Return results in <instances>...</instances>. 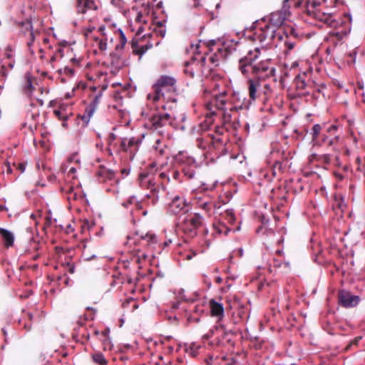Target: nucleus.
<instances>
[{
	"label": "nucleus",
	"instance_id": "f257e3e1",
	"mask_svg": "<svg viewBox=\"0 0 365 365\" xmlns=\"http://www.w3.org/2000/svg\"><path fill=\"white\" fill-rule=\"evenodd\" d=\"M260 55L258 48L250 51L239 60L238 69L241 73L249 78L247 89L250 102L257 100L266 104L273 97L274 91L268 83L263 81L275 77L276 69L270 60L257 62Z\"/></svg>",
	"mask_w": 365,
	"mask_h": 365
},
{
	"label": "nucleus",
	"instance_id": "f03ea898",
	"mask_svg": "<svg viewBox=\"0 0 365 365\" xmlns=\"http://www.w3.org/2000/svg\"><path fill=\"white\" fill-rule=\"evenodd\" d=\"M251 102L247 100L245 94L238 91H224L215 95L207 103V108L212 114L220 111L225 123L231 120V113L239 110L248 109Z\"/></svg>",
	"mask_w": 365,
	"mask_h": 365
},
{
	"label": "nucleus",
	"instance_id": "7ed1b4c3",
	"mask_svg": "<svg viewBox=\"0 0 365 365\" xmlns=\"http://www.w3.org/2000/svg\"><path fill=\"white\" fill-rule=\"evenodd\" d=\"M178 94L177 79L171 76L162 75L152 86V92L147 98L154 103L163 98L165 103L163 108L172 110L177 106Z\"/></svg>",
	"mask_w": 365,
	"mask_h": 365
},
{
	"label": "nucleus",
	"instance_id": "20e7f679",
	"mask_svg": "<svg viewBox=\"0 0 365 365\" xmlns=\"http://www.w3.org/2000/svg\"><path fill=\"white\" fill-rule=\"evenodd\" d=\"M339 127L336 124L329 126L315 124L312 128V142L314 145H327L333 151L337 152L340 135Z\"/></svg>",
	"mask_w": 365,
	"mask_h": 365
},
{
	"label": "nucleus",
	"instance_id": "39448f33",
	"mask_svg": "<svg viewBox=\"0 0 365 365\" xmlns=\"http://www.w3.org/2000/svg\"><path fill=\"white\" fill-rule=\"evenodd\" d=\"M155 165V163H152L150 170H153ZM138 180L140 187L150 190V193L147 194L146 197L151 199L153 205L155 204L158 201V192L163 187V182L158 181V178L155 177L152 170L141 173L139 175Z\"/></svg>",
	"mask_w": 365,
	"mask_h": 365
},
{
	"label": "nucleus",
	"instance_id": "423d86ee",
	"mask_svg": "<svg viewBox=\"0 0 365 365\" xmlns=\"http://www.w3.org/2000/svg\"><path fill=\"white\" fill-rule=\"evenodd\" d=\"M184 66V73L192 78L207 77L212 70V67L207 65L205 56H201L199 59L193 56L190 61H186Z\"/></svg>",
	"mask_w": 365,
	"mask_h": 365
},
{
	"label": "nucleus",
	"instance_id": "0eeeda50",
	"mask_svg": "<svg viewBox=\"0 0 365 365\" xmlns=\"http://www.w3.org/2000/svg\"><path fill=\"white\" fill-rule=\"evenodd\" d=\"M207 51L202 56L207 57L209 56V62L207 65H210L212 69L219 66L220 63L224 61L230 54L232 53V49L225 44H217L215 41H210L207 44Z\"/></svg>",
	"mask_w": 365,
	"mask_h": 365
},
{
	"label": "nucleus",
	"instance_id": "6e6552de",
	"mask_svg": "<svg viewBox=\"0 0 365 365\" xmlns=\"http://www.w3.org/2000/svg\"><path fill=\"white\" fill-rule=\"evenodd\" d=\"M203 225L204 218L197 212L187 213L179 222L180 229L190 237H195L197 230Z\"/></svg>",
	"mask_w": 365,
	"mask_h": 365
},
{
	"label": "nucleus",
	"instance_id": "1a4fd4ad",
	"mask_svg": "<svg viewBox=\"0 0 365 365\" xmlns=\"http://www.w3.org/2000/svg\"><path fill=\"white\" fill-rule=\"evenodd\" d=\"M197 146L208 153L223 149L225 143L222 138L215 137L214 133H203L196 139Z\"/></svg>",
	"mask_w": 365,
	"mask_h": 365
},
{
	"label": "nucleus",
	"instance_id": "9d476101",
	"mask_svg": "<svg viewBox=\"0 0 365 365\" xmlns=\"http://www.w3.org/2000/svg\"><path fill=\"white\" fill-rule=\"evenodd\" d=\"M286 158L284 153L279 149L273 150L271 151L269 156V163L270 164V173L265 174L264 177L268 178V180H272L273 178L279 176L282 173V163Z\"/></svg>",
	"mask_w": 365,
	"mask_h": 365
},
{
	"label": "nucleus",
	"instance_id": "9b49d317",
	"mask_svg": "<svg viewBox=\"0 0 365 365\" xmlns=\"http://www.w3.org/2000/svg\"><path fill=\"white\" fill-rule=\"evenodd\" d=\"M167 209L171 215H185L191 210V206L184 197L176 195L170 198Z\"/></svg>",
	"mask_w": 365,
	"mask_h": 365
},
{
	"label": "nucleus",
	"instance_id": "f8f14e48",
	"mask_svg": "<svg viewBox=\"0 0 365 365\" xmlns=\"http://www.w3.org/2000/svg\"><path fill=\"white\" fill-rule=\"evenodd\" d=\"M193 203L197 207L204 210L208 216H211L212 212L214 213L217 209L220 207L210 196L204 194L197 195L194 199Z\"/></svg>",
	"mask_w": 365,
	"mask_h": 365
},
{
	"label": "nucleus",
	"instance_id": "ddd939ff",
	"mask_svg": "<svg viewBox=\"0 0 365 365\" xmlns=\"http://www.w3.org/2000/svg\"><path fill=\"white\" fill-rule=\"evenodd\" d=\"M277 29L274 28L266 24L263 26L255 27V31L252 34L249 36V38L252 41H259V42H263L266 39H272L277 34Z\"/></svg>",
	"mask_w": 365,
	"mask_h": 365
},
{
	"label": "nucleus",
	"instance_id": "4468645a",
	"mask_svg": "<svg viewBox=\"0 0 365 365\" xmlns=\"http://www.w3.org/2000/svg\"><path fill=\"white\" fill-rule=\"evenodd\" d=\"M148 123L150 129L158 130L171 124V116L167 113L156 112L149 117Z\"/></svg>",
	"mask_w": 365,
	"mask_h": 365
},
{
	"label": "nucleus",
	"instance_id": "2eb2a0df",
	"mask_svg": "<svg viewBox=\"0 0 365 365\" xmlns=\"http://www.w3.org/2000/svg\"><path fill=\"white\" fill-rule=\"evenodd\" d=\"M307 14L329 27L336 28L339 24V22L334 19L331 14L322 11L319 9L309 10Z\"/></svg>",
	"mask_w": 365,
	"mask_h": 365
},
{
	"label": "nucleus",
	"instance_id": "dca6fc26",
	"mask_svg": "<svg viewBox=\"0 0 365 365\" xmlns=\"http://www.w3.org/2000/svg\"><path fill=\"white\" fill-rule=\"evenodd\" d=\"M100 6L98 0H76V12L80 14H84L88 11H96Z\"/></svg>",
	"mask_w": 365,
	"mask_h": 365
},
{
	"label": "nucleus",
	"instance_id": "f3484780",
	"mask_svg": "<svg viewBox=\"0 0 365 365\" xmlns=\"http://www.w3.org/2000/svg\"><path fill=\"white\" fill-rule=\"evenodd\" d=\"M141 143V140L138 138H123L120 140V148L125 152H129L130 154H135L138 151V147Z\"/></svg>",
	"mask_w": 365,
	"mask_h": 365
},
{
	"label": "nucleus",
	"instance_id": "a211bd4d",
	"mask_svg": "<svg viewBox=\"0 0 365 365\" xmlns=\"http://www.w3.org/2000/svg\"><path fill=\"white\" fill-rule=\"evenodd\" d=\"M359 302L358 296L352 295L350 292L340 291L339 293V303L344 307H355Z\"/></svg>",
	"mask_w": 365,
	"mask_h": 365
},
{
	"label": "nucleus",
	"instance_id": "6ab92c4d",
	"mask_svg": "<svg viewBox=\"0 0 365 365\" xmlns=\"http://www.w3.org/2000/svg\"><path fill=\"white\" fill-rule=\"evenodd\" d=\"M311 74V71L308 72H304L298 74L294 80V84L295 86L296 89L299 92H303L308 87L310 86L312 81L310 79L309 75Z\"/></svg>",
	"mask_w": 365,
	"mask_h": 365
},
{
	"label": "nucleus",
	"instance_id": "aec40b11",
	"mask_svg": "<svg viewBox=\"0 0 365 365\" xmlns=\"http://www.w3.org/2000/svg\"><path fill=\"white\" fill-rule=\"evenodd\" d=\"M36 79L30 73H26L24 77V83L22 84V91L29 98H31L33 92L35 90L34 83Z\"/></svg>",
	"mask_w": 365,
	"mask_h": 365
},
{
	"label": "nucleus",
	"instance_id": "412c9836",
	"mask_svg": "<svg viewBox=\"0 0 365 365\" xmlns=\"http://www.w3.org/2000/svg\"><path fill=\"white\" fill-rule=\"evenodd\" d=\"M101 96V95L96 96L91 103L86 106L82 117L83 120L88 122L90 120L99 104Z\"/></svg>",
	"mask_w": 365,
	"mask_h": 365
},
{
	"label": "nucleus",
	"instance_id": "4be33fe9",
	"mask_svg": "<svg viewBox=\"0 0 365 365\" xmlns=\"http://www.w3.org/2000/svg\"><path fill=\"white\" fill-rule=\"evenodd\" d=\"M98 181L101 182H106L108 180H112L115 178V173L104 167H100L96 173Z\"/></svg>",
	"mask_w": 365,
	"mask_h": 365
},
{
	"label": "nucleus",
	"instance_id": "5701e85b",
	"mask_svg": "<svg viewBox=\"0 0 365 365\" xmlns=\"http://www.w3.org/2000/svg\"><path fill=\"white\" fill-rule=\"evenodd\" d=\"M0 236L5 247L9 248L14 245V236L11 232L0 227Z\"/></svg>",
	"mask_w": 365,
	"mask_h": 365
},
{
	"label": "nucleus",
	"instance_id": "b1692460",
	"mask_svg": "<svg viewBox=\"0 0 365 365\" xmlns=\"http://www.w3.org/2000/svg\"><path fill=\"white\" fill-rule=\"evenodd\" d=\"M151 47L152 44H145L140 46L138 44V40L133 39L131 41L132 52L134 55L138 56L139 58H140Z\"/></svg>",
	"mask_w": 365,
	"mask_h": 365
},
{
	"label": "nucleus",
	"instance_id": "393cba45",
	"mask_svg": "<svg viewBox=\"0 0 365 365\" xmlns=\"http://www.w3.org/2000/svg\"><path fill=\"white\" fill-rule=\"evenodd\" d=\"M211 315L221 319L224 316V307L221 303L211 299L209 302Z\"/></svg>",
	"mask_w": 365,
	"mask_h": 365
},
{
	"label": "nucleus",
	"instance_id": "a878e982",
	"mask_svg": "<svg viewBox=\"0 0 365 365\" xmlns=\"http://www.w3.org/2000/svg\"><path fill=\"white\" fill-rule=\"evenodd\" d=\"M138 240L140 245L150 247L157 243V237L155 234L148 232L145 235H141Z\"/></svg>",
	"mask_w": 365,
	"mask_h": 365
},
{
	"label": "nucleus",
	"instance_id": "bb28decb",
	"mask_svg": "<svg viewBox=\"0 0 365 365\" xmlns=\"http://www.w3.org/2000/svg\"><path fill=\"white\" fill-rule=\"evenodd\" d=\"M284 18L280 13H272L270 15L269 22L267 23L268 25L273 26L274 28L279 30L278 34H279V29L281 26L283 24Z\"/></svg>",
	"mask_w": 365,
	"mask_h": 365
},
{
	"label": "nucleus",
	"instance_id": "cd10ccee",
	"mask_svg": "<svg viewBox=\"0 0 365 365\" xmlns=\"http://www.w3.org/2000/svg\"><path fill=\"white\" fill-rule=\"evenodd\" d=\"M115 35L118 37L119 41L118 43L115 45V51L122 53V51L127 43V38L123 31L120 29L115 31Z\"/></svg>",
	"mask_w": 365,
	"mask_h": 365
},
{
	"label": "nucleus",
	"instance_id": "c85d7f7f",
	"mask_svg": "<svg viewBox=\"0 0 365 365\" xmlns=\"http://www.w3.org/2000/svg\"><path fill=\"white\" fill-rule=\"evenodd\" d=\"M19 25H21L22 27H24L26 30L30 31L29 34V41L27 42V46L31 49V46L33 45L34 40H35V34L32 31V24L31 21L26 20V21H21Z\"/></svg>",
	"mask_w": 365,
	"mask_h": 365
},
{
	"label": "nucleus",
	"instance_id": "c756f323",
	"mask_svg": "<svg viewBox=\"0 0 365 365\" xmlns=\"http://www.w3.org/2000/svg\"><path fill=\"white\" fill-rule=\"evenodd\" d=\"M121 53L114 51L110 54V63L115 68L120 69L123 66V61L120 58Z\"/></svg>",
	"mask_w": 365,
	"mask_h": 365
},
{
	"label": "nucleus",
	"instance_id": "7c9ffc66",
	"mask_svg": "<svg viewBox=\"0 0 365 365\" xmlns=\"http://www.w3.org/2000/svg\"><path fill=\"white\" fill-rule=\"evenodd\" d=\"M213 228L215 232H217L219 235L223 234L225 235H227L230 230V229L227 227V226L221 221H218L217 222L214 223Z\"/></svg>",
	"mask_w": 365,
	"mask_h": 365
},
{
	"label": "nucleus",
	"instance_id": "2f4dec72",
	"mask_svg": "<svg viewBox=\"0 0 365 365\" xmlns=\"http://www.w3.org/2000/svg\"><path fill=\"white\" fill-rule=\"evenodd\" d=\"M306 4V11L308 13V11L312 9H319L320 6L322 5L323 3H325L327 0H304Z\"/></svg>",
	"mask_w": 365,
	"mask_h": 365
},
{
	"label": "nucleus",
	"instance_id": "473e14b6",
	"mask_svg": "<svg viewBox=\"0 0 365 365\" xmlns=\"http://www.w3.org/2000/svg\"><path fill=\"white\" fill-rule=\"evenodd\" d=\"M67 193V199L69 202L71 201H76L80 199L83 200V197L82 196L81 193H78L77 191L75 190V189L72 187H69L68 190L66 191Z\"/></svg>",
	"mask_w": 365,
	"mask_h": 365
},
{
	"label": "nucleus",
	"instance_id": "72a5a7b5",
	"mask_svg": "<svg viewBox=\"0 0 365 365\" xmlns=\"http://www.w3.org/2000/svg\"><path fill=\"white\" fill-rule=\"evenodd\" d=\"M212 124V118L207 116L206 118L204 120V121L199 124L198 131L202 132V133H208L207 131H210Z\"/></svg>",
	"mask_w": 365,
	"mask_h": 365
},
{
	"label": "nucleus",
	"instance_id": "f704fd0d",
	"mask_svg": "<svg viewBox=\"0 0 365 365\" xmlns=\"http://www.w3.org/2000/svg\"><path fill=\"white\" fill-rule=\"evenodd\" d=\"M195 166L194 165L184 166L182 168V172L184 177H185L187 180L193 178L195 175Z\"/></svg>",
	"mask_w": 365,
	"mask_h": 365
},
{
	"label": "nucleus",
	"instance_id": "c9c22d12",
	"mask_svg": "<svg viewBox=\"0 0 365 365\" xmlns=\"http://www.w3.org/2000/svg\"><path fill=\"white\" fill-rule=\"evenodd\" d=\"M93 361L98 365H107L108 361L101 352H95L92 354Z\"/></svg>",
	"mask_w": 365,
	"mask_h": 365
},
{
	"label": "nucleus",
	"instance_id": "e433bc0d",
	"mask_svg": "<svg viewBox=\"0 0 365 365\" xmlns=\"http://www.w3.org/2000/svg\"><path fill=\"white\" fill-rule=\"evenodd\" d=\"M53 114L59 119L63 121H66L68 118V114L66 113V108L64 107H60L59 109L53 110Z\"/></svg>",
	"mask_w": 365,
	"mask_h": 365
},
{
	"label": "nucleus",
	"instance_id": "4c0bfd02",
	"mask_svg": "<svg viewBox=\"0 0 365 365\" xmlns=\"http://www.w3.org/2000/svg\"><path fill=\"white\" fill-rule=\"evenodd\" d=\"M222 217L231 225L235 222V216L232 210H226Z\"/></svg>",
	"mask_w": 365,
	"mask_h": 365
},
{
	"label": "nucleus",
	"instance_id": "58836bf2",
	"mask_svg": "<svg viewBox=\"0 0 365 365\" xmlns=\"http://www.w3.org/2000/svg\"><path fill=\"white\" fill-rule=\"evenodd\" d=\"M153 148L160 155H163L165 154V148L166 146L161 143L160 140H157L155 141Z\"/></svg>",
	"mask_w": 365,
	"mask_h": 365
},
{
	"label": "nucleus",
	"instance_id": "ea45409f",
	"mask_svg": "<svg viewBox=\"0 0 365 365\" xmlns=\"http://www.w3.org/2000/svg\"><path fill=\"white\" fill-rule=\"evenodd\" d=\"M314 158L321 163L325 164H329L331 161V158L329 154H324L321 155H314Z\"/></svg>",
	"mask_w": 365,
	"mask_h": 365
},
{
	"label": "nucleus",
	"instance_id": "a19ab883",
	"mask_svg": "<svg viewBox=\"0 0 365 365\" xmlns=\"http://www.w3.org/2000/svg\"><path fill=\"white\" fill-rule=\"evenodd\" d=\"M14 61L12 60H9L8 62H5L4 64L1 66V70L4 76H6V72L8 69L11 70L14 68Z\"/></svg>",
	"mask_w": 365,
	"mask_h": 365
},
{
	"label": "nucleus",
	"instance_id": "79ce46f5",
	"mask_svg": "<svg viewBox=\"0 0 365 365\" xmlns=\"http://www.w3.org/2000/svg\"><path fill=\"white\" fill-rule=\"evenodd\" d=\"M155 177L158 178V182H163L164 183V181L166 180L167 181H169V178L168 177L167 174L164 172H155L153 173Z\"/></svg>",
	"mask_w": 365,
	"mask_h": 365
},
{
	"label": "nucleus",
	"instance_id": "37998d69",
	"mask_svg": "<svg viewBox=\"0 0 365 365\" xmlns=\"http://www.w3.org/2000/svg\"><path fill=\"white\" fill-rule=\"evenodd\" d=\"M26 317H27L29 321L24 322V328L25 329V330L26 331H29L31 329V327H32L31 320H32L33 316L31 313H27Z\"/></svg>",
	"mask_w": 365,
	"mask_h": 365
},
{
	"label": "nucleus",
	"instance_id": "c03bdc74",
	"mask_svg": "<svg viewBox=\"0 0 365 365\" xmlns=\"http://www.w3.org/2000/svg\"><path fill=\"white\" fill-rule=\"evenodd\" d=\"M95 40L98 41V47L101 51H106L107 48L106 39L98 40V38H95Z\"/></svg>",
	"mask_w": 365,
	"mask_h": 365
},
{
	"label": "nucleus",
	"instance_id": "a18cd8bd",
	"mask_svg": "<svg viewBox=\"0 0 365 365\" xmlns=\"http://www.w3.org/2000/svg\"><path fill=\"white\" fill-rule=\"evenodd\" d=\"M284 46L287 48L286 52L289 51L296 46V41H291L289 39H287L284 41Z\"/></svg>",
	"mask_w": 365,
	"mask_h": 365
},
{
	"label": "nucleus",
	"instance_id": "49530a36",
	"mask_svg": "<svg viewBox=\"0 0 365 365\" xmlns=\"http://www.w3.org/2000/svg\"><path fill=\"white\" fill-rule=\"evenodd\" d=\"M223 360L225 362V365H237L238 361L233 356L224 357Z\"/></svg>",
	"mask_w": 365,
	"mask_h": 365
},
{
	"label": "nucleus",
	"instance_id": "de8ad7c7",
	"mask_svg": "<svg viewBox=\"0 0 365 365\" xmlns=\"http://www.w3.org/2000/svg\"><path fill=\"white\" fill-rule=\"evenodd\" d=\"M200 46H201L200 41H199L196 44H194V43L190 44V49L194 55L200 54V52L199 51V48H200Z\"/></svg>",
	"mask_w": 365,
	"mask_h": 365
},
{
	"label": "nucleus",
	"instance_id": "09e8293b",
	"mask_svg": "<svg viewBox=\"0 0 365 365\" xmlns=\"http://www.w3.org/2000/svg\"><path fill=\"white\" fill-rule=\"evenodd\" d=\"M285 264L286 266L289 267V261H286L284 259H274V266H277V267H280L281 264Z\"/></svg>",
	"mask_w": 365,
	"mask_h": 365
},
{
	"label": "nucleus",
	"instance_id": "8fccbe9b",
	"mask_svg": "<svg viewBox=\"0 0 365 365\" xmlns=\"http://www.w3.org/2000/svg\"><path fill=\"white\" fill-rule=\"evenodd\" d=\"M214 132L215 137L221 138V135H222L225 132V128L223 127H216Z\"/></svg>",
	"mask_w": 365,
	"mask_h": 365
},
{
	"label": "nucleus",
	"instance_id": "3c124183",
	"mask_svg": "<svg viewBox=\"0 0 365 365\" xmlns=\"http://www.w3.org/2000/svg\"><path fill=\"white\" fill-rule=\"evenodd\" d=\"M94 29H95V27H93V26H89V27L84 28L83 30V34L86 38H88V36L93 31Z\"/></svg>",
	"mask_w": 365,
	"mask_h": 365
},
{
	"label": "nucleus",
	"instance_id": "603ef678",
	"mask_svg": "<svg viewBox=\"0 0 365 365\" xmlns=\"http://www.w3.org/2000/svg\"><path fill=\"white\" fill-rule=\"evenodd\" d=\"M109 332H110V329L108 328L104 329L101 332V335L103 336L104 343L108 341V340H109V336H108Z\"/></svg>",
	"mask_w": 365,
	"mask_h": 365
},
{
	"label": "nucleus",
	"instance_id": "864d4df0",
	"mask_svg": "<svg viewBox=\"0 0 365 365\" xmlns=\"http://www.w3.org/2000/svg\"><path fill=\"white\" fill-rule=\"evenodd\" d=\"M68 163L75 162L78 165V167H79L80 160L77 158V155L76 154H73L71 156H70L68 158Z\"/></svg>",
	"mask_w": 365,
	"mask_h": 365
},
{
	"label": "nucleus",
	"instance_id": "5fc2aeb1",
	"mask_svg": "<svg viewBox=\"0 0 365 365\" xmlns=\"http://www.w3.org/2000/svg\"><path fill=\"white\" fill-rule=\"evenodd\" d=\"M76 172V168L71 167L68 170V175L70 176L72 179L76 178L75 173Z\"/></svg>",
	"mask_w": 365,
	"mask_h": 365
},
{
	"label": "nucleus",
	"instance_id": "6e6d98bb",
	"mask_svg": "<svg viewBox=\"0 0 365 365\" xmlns=\"http://www.w3.org/2000/svg\"><path fill=\"white\" fill-rule=\"evenodd\" d=\"M187 321L189 322L197 323L200 321L199 317H195L194 314H191L187 317Z\"/></svg>",
	"mask_w": 365,
	"mask_h": 365
},
{
	"label": "nucleus",
	"instance_id": "4d7b16f0",
	"mask_svg": "<svg viewBox=\"0 0 365 365\" xmlns=\"http://www.w3.org/2000/svg\"><path fill=\"white\" fill-rule=\"evenodd\" d=\"M63 73L67 76H71L74 74V70L71 68L66 66L63 68Z\"/></svg>",
	"mask_w": 365,
	"mask_h": 365
},
{
	"label": "nucleus",
	"instance_id": "13d9d810",
	"mask_svg": "<svg viewBox=\"0 0 365 365\" xmlns=\"http://www.w3.org/2000/svg\"><path fill=\"white\" fill-rule=\"evenodd\" d=\"M147 257H148V255L145 253H144V252L140 253V255H139L138 256L136 262L138 263H140L142 262V260H145Z\"/></svg>",
	"mask_w": 365,
	"mask_h": 365
},
{
	"label": "nucleus",
	"instance_id": "bf43d9fd",
	"mask_svg": "<svg viewBox=\"0 0 365 365\" xmlns=\"http://www.w3.org/2000/svg\"><path fill=\"white\" fill-rule=\"evenodd\" d=\"M83 255L85 256V257L86 259H92V258H95L96 257V255L95 254H93L92 255H89V252H88V250H87L86 247L83 249Z\"/></svg>",
	"mask_w": 365,
	"mask_h": 365
},
{
	"label": "nucleus",
	"instance_id": "052dcab7",
	"mask_svg": "<svg viewBox=\"0 0 365 365\" xmlns=\"http://www.w3.org/2000/svg\"><path fill=\"white\" fill-rule=\"evenodd\" d=\"M214 334V331L212 329H210L209 330V331L206 334H205L203 336H202V339H209L210 338H211Z\"/></svg>",
	"mask_w": 365,
	"mask_h": 365
},
{
	"label": "nucleus",
	"instance_id": "680f3d73",
	"mask_svg": "<svg viewBox=\"0 0 365 365\" xmlns=\"http://www.w3.org/2000/svg\"><path fill=\"white\" fill-rule=\"evenodd\" d=\"M66 264L68 267V272L70 274H73L75 272V266L73 264L68 262Z\"/></svg>",
	"mask_w": 365,
	"mask_h": 365
},
{
	"label": "nucleus",
	"instance_id": "e2e57ef3",
	"mask_svg": "<svg viewBox=\"0 0 365 365\" xmlns=\"http://www.w3.org/2000/svg\"><path fill=\"white\" fill-rule=\"evenodd\" d=\"M31 247L34 250H38V242H37L35 240L32 239L31 241Z\"/></svg>",
	"mask_w": 365,
	"mask_h": 365
},
{
	"label": "nucleus",
	"instance_id": "0e129e2a",
	"mask_svg": "<svg viewBox=\"0 0 365 365\" xmlns=\"http://www.w3.org/2000/svg\"><path fill=\"white\" fill-rule=\"evenodd\" d=\"M180 173L178 170H172V176L175 180H179Z\"/></svg>",
	"mask_w": 365,
	"mask_h": 365
},
{
	"label": "nucleus",
	"instance_id": "69168bd1",
	"mask_svg": "<svg viewBox=\"0 0 365 365\" xmlns=\"http://www.w3.org/2000/svg\"><path fill=\"white\" fill-rule=\"evenodd\" d=\"M143 14H140V13H139V14H138V15H137V16H136L135 20H136L137 21H139V22L143 21V23L146 24V21H145V19H143Z\"/></svg>",
	"mask_w": 365,
	"mask_h": 365
},
{
	"label": "nucleus",
	"instance_id": "338daca9",
	"mask_svg": "<svg viewBox=\"0 0 365 365\" xmlns=\"http://www.w3.org/2000/svg\"><path fill=\"white\" fill-rule=\"evenodd\" d=\"M106 30V27L104 26H102L101 27H99L98 29V31L101 32V34L103 36H106V33L104 32Z\"/></svg>",
	"mask_w": 365,
	"mask_h": 365
},
{
	"label": "nucleus",
	"instance_id": "774afa93",
	"mask_svg": "<svg viewBox=\"0 0 365 365\" xmlns=\"http://www.w3.org/2000/svg\"><path fill=\"white\" fill-rule=\"evenodd\" d=\"M356 170L365 173V168L361 165L357 167Z\"/></svg>",
	"mask_w": 365,
	"mask_h": 365
}]
</instances>
